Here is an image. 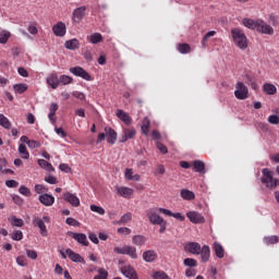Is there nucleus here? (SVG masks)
Listing matches in <instances>:
<instances>
[{
	"mask_svg": "<svg viewBox=\"0 0 279 279\" xmlns=\"http://www.w3.org/2000/svg\"><path fill=\"white\" fill-rule=\"evenodd\" d=\"M268 123H270L271 125H278L279 123V117L276 114H271L268 117Z\"/></svg>",
	"mask_w": 279,
	"mask_h": 279,
	"instance_id": "55",
	"label": "nucleus"
},
{
	"mask_svg": "<svg viewBox=\"0 0 279 279\" xmlns=\"http://www.w3.org/2000/svg\"><path fill=\"white\" fill-rule=\"evenodd\" d=\"M54 132H56V134H58V136H61V138H66V133H65L64 129L54 128Z\"/></svg>",
	"mask_w": 279,
	"mask_h": 279,
	"instance_id": "63",
	"label": "nucleus"
},
{
	"mask_svg": "<svg viewBox=\"0 0 279 279\" xmlns=\"http://www.w3.org/2000/svg\"><path fill=\"white\" fill-rule=\"evenodd\" d=\"M39 202L44 206H53V204L56 203V197H53V195L51 194L45 193L39 195Z\"/></svg>",
	"mask_w": 279,
	"mask_h": 279,
	"instance_id": "19",
	"label": "nucleus"
},
{
	"mask_svg": "<svg viewBox=\"0 0 279 279\" xmlns=\"http://www.w3.org/2000/svg\"><path fill=\"white\" fill-rule=\"evenodd\" d=\"M52 32L54 36H59V37L65 36L66 25L63 22H59L52 27Z\"/></svg>",
	"mask_w": 279,
	"mask_h": 279,
	"instance_id": "20",
	"label": "nucleus"
},
{
	"mask_svg": "<svg viewBox=\"0 0 279 279\" xmlns=\"http://www.w3.org/2000/svg\"><path fill=\"white\" fill-rule=\"evenodd\" d=\"M94 279H108V270L104 268L98 269V275L94 277Z\"/></svg>",
	"mask_w": 279,
	"mask_h": 279,
	"instance_id": "43",
	"label": "nucleus"
},
{
	"mask_svg": "<svg viewBox=\"0 0 279 279\" xmlns=\"http://www.w3.org/2000/svg\"><path fill=\"white\" fill-rule=\"evenodd\" d=\"M26 256L28 258H32V260H36L38 258V253H36V251H34V250H27Z\"/></svg>",
	"mask_w": 279,
	"mask_h": 279,
	"instance_id": "56",
	"label": "nucleus"
},
{
	"mask_svg": "<svg viewBox=\"0 0 279 279\" xmlns=\"http://www.w3.org/2000/svg\"><path fill=\"white\" fill-rule=\"evenodd\" d=\"M116 193H118L120 197H124V199H132L134 190L128 186H116Z\"/></svg>",
	"mask_w": 279,
	"mask_h": 279,
	"instance_id": "12",
	"label": "nucleus"
},
{
	"mask_svg": "<svg viewBox=\"0 0 279 279\" xmlns=\"http://www.w3.org/2000/svg\"><path fill=\"white\" fill-rule=\"evenodd\" d=\"M88 239L89 241H92V243H94L95 245H99V238L97 236V234L90 232L88 234Z\"/></svg>",
	"mask_w": 279,
	"mask_h": 279,
	"instance_id": "59",
	"label": "nucleus"
},
{
	"mask_svg": "<svg viewBox=\"0 0 279 279\" xmlns=\"http://www.w3.org/2000/svg\"><path fill=\"white\" fill-rule=\"evenodd\" d=\"M45 182H48V184H58V179L53 175H48L45 178Z\"/></svg>",
	"mask_w": 279,
	"mask_h": 279,
	"instance_id": "64",
	"label": "nucleus"
},
{
	"mask_svg": "<svg viewBox=\"0 0 279 279\" xmlns=\"http://www.w3.org/2000/svg\"><path fill=\"white\" fill-rule=\"evenodd\" d=\"M156 258H158V254L156 253V251L148 250L143 253V259L146 263H154Z\"/></svg>",
	"mask_w": 279,
	"mask_h": 279,
	"instance_id": "23",
	"label": "nucleus"
},
{
	"mask_svg": "<svg viewBox=\"0 0 279 279\" xmlns=\"http://www.w3.org/2000/svg\"><path fill=\"white\" fill-rule=\"evenodd\" d=\"M48 189L43 185V184H36L35 185V193H37L38 195H43V193H47Z\"/></svg>",
	"mask_w": 279,
	"mask_h": 279,
	"instance_id": "47",
	"label": "nucleus"
},
{
	"mask_svg": "<svg viewBox=\"0 0 279 279\" xmlns=\"http://www.w3.org/2000/svg\"><path fill=\"white\" fill-rule=\"evenodd\" d=\"M15 93H17L19 95H23V93H25V90H27V84H16L13 86Z\"/></svg>",
	"mask_w": 279,
	"mask_h": 279,
	"instance_id": "41",
	"label": "nucleus"
},
{
	"mask_svg": "<svg viewBox=\"0 0 279 279\" xmlns=\"http://www.w3.org/2000/svg\"><path fill=\"white\" fill-rule=\"evenodd\" d=\"M113 252L116 254H126V256H130L134 259L138 258V255L136 254V247L124 245L123 247L116 246L113 248Z\"/></svg>",
	"mask_w": 279,
	"mask_h": 279,
	"instance_id": "7",
	"label": "nucleus"
},
{
	"mask_svg": "<svg viewBox=\"0 0 279 279\" xmlns=\"http://www.w3.org/2000/svg\"><path fill=\"white\" fill-rule=\"evenodd\" d=\"M242 25L247 27V29H253L258 34H264L266 36H274L275 34L274 26L269 25L267 22H265V20H252L245 17L242 20Z\"/></svg>",
	"mask_w": 279,
	"mask_h": 279,
	"instance_id": "1",
	"label": "nucleus"
},
{
	"mask_svg": "<svg viewBox=\"0 0 279 279\" xmlns=\"http://www.w3.org/2000/svg\"><path fill=\"white\" fill-rule=\"evenodd\" d=\"M156 145H157V149H159V151L161 154H168L169 153V149H167V146H165V144H162L160 142H157Z\"/></svg>",
	"mask_w": 279,
	"mask_h": 279,
	"instance_id": "58",
	"label": "nucleus"
},
{
	"mask_svg": "<svg viewBox=\"0 0 279 279\" xmlns=\"http://www.w3.org/2000/svg\"><path fill=\"white\" fill-rule=\"evenodd\" d=\"M19 191H20L21 195H24L25 197L32 196V191L25 185H22Z\"/></svg>",
	"mask_w": 279,
	"mask_h": 279,
	"instance_id": "49",
	"label": "nucleus"
},
{
	"mask_svg": "<svg viewBox=\"0 0 279 279\" xmlns=\"http://www.w3.org/2000/svg\"><path fill=\"white\" fill-rule=\"evenodd\" d=\"M268 21L272 27H279V15L270 14Z\"/></svg>",
	"mask_w": 279,
	"mask_h": 279,
	"instance_id": "42",
	"label": "nucleus"
},
{
	"mask_svg": "<svg viewBox=\"0 0 279 279\" xmlns=\"http://www.w3.org/2000/svg\"><path fill=\"white\" fill-rule=\"evenodd\" d=\"M65 254L73 263H85L84 257L71 248L65 250Z\"/></svg>",
	"mask_w": 279,
	"mask_h": 279,
	"instance_id": "22",
	"label": "nucleus"
},
{
	"mask_svg": "<svg viewBox=\"0 0 279 279\" xmlns=\"http://www.w3.org/2000/svg\"><path fill=\"white\" fill-rule=\"evenodd\" d=\"M154 279H171L169 275H167L165 271H157L153 275Z\"/></svg>",
	"mask_w": 279,
	"mask_h": 279,
	"instance_id": "46",
	"label": "nucleus"
},
{
	"mask_svg": "<svg viewBox=\"0 0 279 279\" xmlns=\"http://www.w3.org/2000/svg\"><path fill=\"white\" fill-rule=\"evenodd\" d=\"M118 233L119 234H132V229L128 228V227H121L118 229Z\"/></svg>",
	"mask_w": 279,
	"mask_h": 279,
	"instance_id": "60",
	"label": "nucleus"
},
{
	"mask_svg": "<svg viewBox=\"0 0 279 279\" xmlns=\"http://www.w3.org/2000/svg\"><path fill=\"white\" fill-rule=\"evenodd\" d=\"M63 199L64 202H68V204H71L73 208H77V206H80V197L71 192L63 193Z\"/></svg>",
	"mask_w": 279,
	"mask_h": 279,
	"instance_id": "13",
	"label": "nucleus"
},
{
	"mask_svg": "<svg viewBox=\"0 0 279 279\" xmlns=\"http://www.w3.org/2000/svg\"><path fill=\"white\" fill-rule=\"evenodd\" d=\"M89 43L92 45H99V43H104V36L100 33H94L89 36Z\"/></svg>",
	"mask_w": 279,
	"mask_h": 279,
	"instance_id": "30",
	"label": "nucleus"
},
{
	"mask_svg": "<svg viewBox=\"0 0 279 279\" xmlns=\"http://www.w3.org/2000/svg\"><path fill=\"white\" fill-rule=\"evenodd\" d=\"M105 134L107 136V143H109V145H114L117 143V131H114L112 128L106 126Z\"/></svg>",
	"mask_w": 279,
	"mask_h": 279,
	"instance_id": "15",
	"label": "nucleus"
},
{
	"mask_svg": "<svg viewBox=\"0 0 279 279\" xmlns=\"http://www.w3.org/2000/svg\"><path fill=\"white\" fill-rule=\"evenodd\" d=\"M234 95L236 99L245 100L247 99V97H250V89H247V86H245V83L238 82L235 84Z\"/></svg>",
	"mask_w": 279,
	"mask_h": 279,
	"instance_id": "5",
	"label": "nucleus"
},
{
	"mask_svg": "<svg viewBox=\"0 0 279 279\" xmlns=\"http://www.w3.org/2000/svg\"><path fill=\"white\" fill-rule=\"evenodd\" d=\"M132 241H133V245L143 246L145 245V243H147V238H145L144 235L137 234L133 236Z\"/></svg>",
	"mask_w": 279,
	"mask_h": 279,
	"instance_id": "31",
	"label": "nucleus"
},
{
	"mask_svg": "<svg viewBox=\"0 0 279 279\" xmlns=\"http://www.w3.org/2000/svg\"><path fill=\"white\" fill-rule=\"evenodd\" d=\"M215 34H217V32L210 31V32H208V33L203 37V40H202L203 47H206V43H207L208 38H213V36H215Z\"/></svg>",
	"mask_w": 279,
	"mask_h": 279,
	"instance_id": "50",
	"label": "nucleus"
},
{
	"mask_svg": "<svg viewBox=\"0 0 279 279\" xmlns=\"http://www.w3.org/2000/svg\"><path fill=\"white\" fill-rule=\"evenodd\" d=\"M70 73L76 77H82V80H85L86 82H93V76L82 66L70 68Z\"/></svg>",
	"mask_w": 279,
	"mask_h": 279,
	"instance_id": "6",
	"label": "nucleus"
},
{
	"mask_svg": "<svg viewBox=\"0 0 279 279\" xmlns=\"http://www.w3.org/2000/svg\"><path fill=\"white\" fill-rule=\"evenodd\" d=\"M5 186H8L9 189H16V186H19V183L16 182V180H7Z\"/></svg>",
	"mask_w": 279,
	"mask_h": 279,
	"instance_id": "61",
	"label": "nucleus"
},
{
	"mask_svg": "<svg viewBox=\"0 0 279 279\" xmlns=\"http://www.w3.org/2000/svg\"><path fill=\"white\" fill-rule=\"evenodd\" d=\"M73 82V77L69 76V75H61L59 77V84H62V86H66L69 84H72Z\"/></svg>",
	"mask_w": 279,
	"mask_h": 279,
	"instance_id": "38",
	"label": "nucleus"
},
{
	"mask_svg": "<svg viewBox=\"0 0 279 279\" xmlns=\"http://www.w3.org/2000/svg\"><path fill=\"white\" fill-rule=\"evenodd\" d=\"M158 213H161L162 215H167V217H173L174 219H178V221H184L185 217L181 213H173L169 209H165L162 207L157 209Z\"/></svg>",
	"mask_w": 279,
	"mask_h": 279,
	"instance_id": "17",
	"label": "nucleus"
},
{
	"mask_svg": "<svg viewBox=\"0 0 279 279\" xmlns=\"http://www.w3.org/2000/svg\"><path fill=\"white\" fill-rule=\"evenodd\" d=\"M12 239H13V241H22V239H23V231L17 230V231L13 232Z\"/></svg>",
	"mask_w": 279,
	"mask_h": 279,
	"instance_id": "57",
	"label": "nucleus"
},
{
	"mask_svg": "<svg viewBox=\"0 0 279 279\" xmlns=\"http://www.w3.org/2000/svg\"><path fill=\"white\" fill-rule=\"evenodd\" d=\"M146 217L153 223V226H162V223H165V219H162V217H160L154 208L146 211Z\"/></svg>",
	"mask_w": 279,
	"mask_h": 279,
	"instance_id": "8",
	"label": "nucleus"
},
{
	"mask_svg": "<svg viewBox=\"0 0 279 279\" xmlns=\"http://www.w3.org/2000/svg\"><path fill=\"white\" fill-rule=\"evenodd\" d=\"M8 40H10V33L2 31L0 32V43L1 45H5V43H8Z\"/></svg>",
	"mask_w": 279,
	"mask_h": 279,
	"instance_id": "44",
	"label": "nucleus"
},
{
	"mask_svg": "<svg viewBox=\"0 0 279 279\" xmlns=\"http://www.w3.org/2000/svg\"><path fill=\"white\" fill-rule=\"evenodd\" d=\"M121 272L123 274V276H125V278L138 279V275L136 274V270L132 268V266H122Z\"/></svg>",
	"mask_w": 279,
	"mask_h": 279,
	"instance_id": "18",
	"label": "nucleus"
},
{
	"mask_svg": "<svg viewBox=\"0 0 279 279\" xmlns=\"http://www.w3.org/2000/svg\"><path fill=\"white\" fill-rule=\"evenodd\" d=\"M64 47L70 51H75L76 49H80V40H77V38L66 40Z\"/></svg>",
	"mask_w": 279,
	"mask_h": 279,
	"instance_id": "24",
	"label": "nucleus"
},
{
	"mask_svg": "<svg viewBox=\"0 0 279 279\" xmlns=\"http://www.w3.org/2000/svg\"><path fill=\"white\" fill-rule=\"evenodd\" d=\"M47 84L53 89L56 90V88H58V86H60V77H58L57 73H51L47 80H46Z\"/></svg>",
	"mask_w": 279,
	"mask_h": 279,
	"instance_id": "21",
	"label": "nucleus"
},
{
	"mask_svg": "<svg viewBox=\"0 0 279 279\" xmlns=\"http://www.w3.org/2000/svg\"><path fill=\"white\" fill-rule=\"evenodd\" d=\"M19 154L24 160H29V151H27V146H25V144H20Z\"/></svg>",
	"mask_w": 279,
	"mask_h": 279,
	"instance_id": "33",
	"label": "nucleus"
},
{
	"mask_svg": "<svg viewBox=\"0 0 279 279\" xmlns=\"http://www.w3.org/2000/svg\"><path fill=\"white\" fill-rule=\"evenodd\" d=\"M134 136H136V129H134L133 126L123 128L120 143H128V141H132V138H134Z\"/></svg>",
	"mask_w": 279,
	"mask_h": 279,
	"instance_id": "9",
	"label": "nucleus"
},
{
	"mask_svg": "<svg viewBox=\"0 0 279 279\" xmlns=\"http://www.w3.org/2000/svg\"><path fill=\"white\" fill-rule=\"evenodd\" d=\"M149 128H151V121H149L148 117H145L142 121V134H144V136H149Z\"/></svg>",
	"mask_w": 279,
	"mask_h": 279,
	"instance_id": "26",
	"label": "nucleus"
},
{
	"mask_svg": "<svg viewBox=\"0 0 279 279\" xmlns=\"http://www.w3.org/2000/svg\"><path fill=\"white\" fill-rule=\"evenodd\" d=\"M183 265H185V267H197V260L194 258H185Z\"/></svg>",
	"mask_w": 279,
	"mask_h": 279,
	"instance_id": "48",
	"label": "nucleus"
},
{
	"mask_svg": "<svg viewBox=\"0 0 279 279\" xmlns=\"http://www.w3.org/2000/svg\"><path fill=\"white\" fill-rule=\"evenodd\" d=\"M213 248L217 258H223V256H226V251L223 250V246L219 242H215L213 244Z\"/></svg>",
	"mask_w": 279,
	"mask_h": 279,
	"instance_id": "28",
	"label": "nucleus"
},
{
	"mask_svg": "<svg viewBox=\"0 0 279 279\" xmlns=\"http://www.w3.org/2000/svg\"><path fill=\"white\" fill-rule=\"evenodd\" d=\"M186 217L192 223H206V218H204L202 214L197 211H190L186 214Z\"/></svg>",
	"mask_w": 279,
	"mask_h": 279,
	"instance_id": "14",
	"label": "nucleus"
},
{
	"mask_svg": "<svg viewBox=\"0 0 279 279\" xmlns=\"http://www.w3.org/2000/svg\"><path fill=\"white\" fill-rule=\"evenodd\" d=\"M181 197L182 199H186L187 202H191V199H195V193L189 190H181Z\"/></svg>",
	"mask_w": 279,
	"mask_h": 279,
	"instance_id": "35",
	"label": "nucleus"
},
{
	"mask_svg": "<svg viewBox=\"0 0 279 279\" xmlns=\"http://www.w3.org/2000/svg\"><path fill=\"white\" fill-rule=\"evenodd\" d=\"M49 221H51V218H49L48 216H44L43 218L35 217L33 219V225L39 228V232L41 236L49 235V231L47 230V225H45V223H49Z\"/></svg>",
	"mask_w": 279,
	"mask_h": 279,
	"instance_id": "4",
	"label": "nucleus"
},
{
	"mask_svg": "<svg viewBox=\"0 0 279 279\" xmlns=\"http://www.w3.org/2000/svg\"><path fill=\"white\" fill-rule=\"evenodd\" d=\"M0 125L4 128V130H10L12 128V122L5 116L0 113Z\"/></svg>",
	"mask_w": 279,
	"mask_h": 279,
	"instance_id": "34",
	"label": "nucleus"
},
{
	"mask_svg": "<svg viewBox=\"0 0 279 279\" xmlns=\"http://www.w3.org/2000/svg\"><path fill=\"white\" fill-rule=\"evenodd\" d=\"M125 180H133L134 178V170L132 168H126L124 171Z\"/></svg>",
	"mask_w": 279,
	"mask_h": 279,
	"instance_id": "51",
	"label": "nucleus"
},
{
	"mask_svg": "<svg viewBox=\"0 0 279 279\" xmlns=\"http://www.w3.org/2000/svg\"><path fill=\"white\" fill-rule=\"evenodd\" d=\"M199 254L203 263H208V260H210V246L204 245L201 247Z\"/></svg>",
	"mask_w": 279,
	"mask_h": 279,
	"instance_id": "25",
	"label": "nucleus"
},
{
	"mask_svg": "<svg viewBox=\"0 0 279 279\" xmlns=\"http://www.w3.org/2000/svg\"><path fill=\"white\" fill-rule=\"evenodd\" d=\"M38 165L39 167H41V169H46L47 171H53V166L45 159H39Z\"/></svg>",
	"mask_w": 279,
	"mask_h": 279,
	"instance_id": "37",
	"label": "nucleus"
},
{
	"mask_svg": "<svg viewBox=\"0 0 279 279\" xmlns=\"http://www.w3.org/2000/svg\"><path fill=\"white\" fill-rule=\"evenodd\" d=\"M68 235L71 236L72 239H74V241H77L80 243V245L88 247L89 242H88V238L86 236L85 233H77V232L69 231Z\"/></svg>",
	"mask_w": 279,
	"mask_h": 279,
	"instance_id": "10",
	"label": "nucleus"
},
{
	"mask_svg": "<svg viewBox=\"0 0 279 279\" xmlns=\"http://www.w3.org/2000/svg\"><path fill=\"white\" fill-rule=\"evenodd\" d=\"M265 245H276V243H279V236L278 235H270L264 238Z\"/></svg>",
	"mask_w": 279,
	"mask_h": 279,
	"instance_id": "36",
	"label": "nucleus"
},
{
	"mask_svg": "<svg viewBox=\"0 0 279 279\" xmlns=\"http://www.w3.org/2000/svg\"><path fill=\"white\" fill-rule=\"evenodd\" d=\"M117 117L125 123V125H130L132 123V118L130 114L125 113V111L118 109Z\"/></svg>",
	"mask_w": 279,
	"mask_h": 279,
	"instance_id": "27",
	"label": "nucleus"
},
{
	"mask_svg": "<svg viewBox=\"0 0 279 279\" xmlns=\"http://www.w3.org/2000/svg\"><path fill=\"white\" fill-rule=\"evenodd\" d=\"M263 177L260 179L262 184H265L266 189L274 190L279 186V180L274 179V172L269 168H264L262 170Z\"/></svg>",
	"mask_w": 279,
	"mask_h": 279,
	"instance_id": "3",
	"label": "nucleus"
},
{
	"mask_svg": "<svg viewBox=\"0 0 279 279\" xmlns=\"http://www.w3.org/2000/svg\"><path fill=\"white\" fill-rule=\"evenodd\" d=\"M193 167H194V170L196 171V173H204V171L206 169V163H204V161H202V160H195L193 162Z\"/></svg>",
	"mask_w": 279,
	"mask_h": 279,
	"instance_id": "32",
	"label": "nucleus"
},
{
	"mask_svg": "<svg viewBox=\"0 0 279 279\" xmlns=\"http://www.w3.org/2000/svg\"><path fill=\"white\" fill-rule=\"evenodd\" d=\"M231 36L233 39L234 45L242 50L247 49V36L241 28H232Z\"/></svg>",
	"mask_w": 279,
	"mask_h": 279,
	"instance_id": "2",
	"label": "nucleus"
},
{
	"mask_svg": "<svg viewBox=\"0 0 279 279\" xmlns=\"http://www.w3.org/2000/svg\"><path fill=\"white\" fill-rule=\"evenodd\" d=\"M16 263L20 265V267H25L27 266V258L25 256H19L16 257Z\"/></svg>",
	"mask_w": 279,
	"mask_h": 279,
	"instance_id": "54",
	"label": "nucleus"
},
{
	"mask_svg": "<svg viewBox=\"0 0 279 279\" xmlns=\"http://www.w3.org/2000/svg\"><path fill=\"white\" fill-rule=\"evenodd\" d=\"M263 90L266 93V95H276V93H278V88L271 83H265Z\"/></svg>",
	"mask_w": 279,
	"mask_h": 279,
	"instance_id": "29",
	"label": "nucleus"
},
{
	"mask_svg": "<svg viewBox=\"0 0 279 279\" xmlns=\"http://www.w3.org/2000/svg\"><path fill=\"white\" fill-rule=\"evenodd\" d=\"M184 250L185 252H189V254L199 256V253L202 252V244L197 242H189L185 244Z\"/></svg>",
	"mask_w": 279,
	"mask_h": 279,
	"instance_id": "11",
	"label": "nucleus"
},
{
	"mask_svg": "<svg viewBox=\"0 0 279 279\" xmlns=\"http://www.w3.org/2000/svg\"><path fill=\"white\" fill-rule=\"evenodd\" d=\"M92 213H97L98 215H106V209L104 207H99L97 205H90Z\"/></svg>",
	"mask_w": 279,
	"mask_h": 279,
	"instance_id": "45",
	"label": "nucleus"
},
{
	"mask_svg": "<svg viewBox=\"0 0 279 279\" xmlns=\"http://www.w3.org/2000/svg\"><path fill=\"white\" fill-rule=\"evenodd\" d=\"M178 51L180 53H191V45L189 44H179Z\"/></svg>",
	"mask_w": 279,
	"mask_h": 279,
	"instance_id": "40",
	"label": "nucleus"
},
{
	"mask_svg": "<svg viewBox=\"0 0 279 279\" xmlns=\"http://www.w3.org/2000/svg\"><path fill=\"white\" fill-rule=\"evenodd\" d=\"M65 223L68 226H73L74 228H77V226H80V221H77L75 218H71V217L65 219Z\"/></svg>",
	"mask_w": 279,
	"mask_h": 279,
	"instance_id": "53",
	"label": "nucleus"
},
{
	"mask_svg": "<svg viewBox=\"0 0 279 279\" xmlns=\"http://www.w3.org/2000/svg\"><path fill=\"white\" fill-rule=\"evenodd\" d=\"M11 226L15 227V228H23V219L21 218H16L15 216L11 217L10 219Z\"/></svg>",
	"mask_w": 279,
	"mask_h": 279,
	"instance_id": "39",
	"label": "nucleus"
},
{
	"mask_svg": "<svg viewBox=\"0 0 279 279\" xmlns=\"http://www.w3.org/2000/svg\"><path fill=\"white\" fill-rule=\"evenodd\" d=\"M84 16H86V7H80L75 9L72 13V19L74 23H80V21H82Z\"/></svg>",
	"mask_w": 279,
	"mask_h": 279,
	"instance_id": "16",
	"label": "nucleus"
},
{
	"mask_svg": "<svg viewBox=\"0 0 279 279\" xmlns=\"http://www.w3.org/2000/svg\"><path fill=\"white\" fill-rule=\"evenodd\" d=\"M130 221H132V213L124 214L120 219V223H128Z\"/></svg>",
	"mask_w": 279,
	"mask_h": 279,
	"instance_id": "52",
	"label": "nucleus"
},
{
	"mask_svg": "<svg viewBox=\"0 0 279 279\" xmlns=\"http://www.w3.org/2000/svg\"><path fill=\"white\" fill-rule=\"evenodd\" d=\"M27 146L31 149H36V148L40 147V142H36L34 140H29Z\"/></svg>",
	"mask_w": 279,
	"mask_h": 279,
	"instance_id": "62",
	"label": "nucleus"
}]
</instances>
